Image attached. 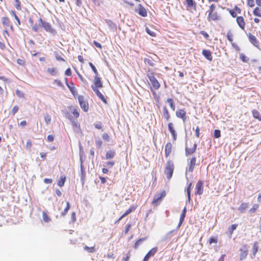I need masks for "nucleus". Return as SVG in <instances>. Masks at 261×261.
Masks as SVG:
<instances>
[{"instance_id": "24", "label": "nucleus", "mask_w": 261, "mask_h": 261, "mask_svg": "<svg viewBox=\"0 0 261 261\" xmlns=\"http://www.w3.org/2000/svg\"><path fill=\"white\" fill-rule=\"evenodd\" d=\"M66 179V178L65 175L61 176L59 180L58 181V185L60 187H63L64 186Z\"/></svg>"}, {"instance_id": "44", "label": "nucleus", "mask_w": 261, "mask_h": 261, "mask_svg": "<svg viewBox=\"0 0 261 261\" xmlns=\"http://www.w3.org/2000/svg\"><path fill=\"white\" fill-rule=\"evenodd\" d=\"M9 22H10V21L8 17H3L2 18V23L4 25H5L6 26H9Z\"/></svg>"}, {"instance_id": "55", "label": "nucleus", "mask_w": 261, "mask_h": 261, "mask_svg": "<svg viewBox=\"0 0 261 261\" xmlns=\"http://www.w3.org/2000/svg\"><path fill=\"white\" fill-rule=\"evenodd\" d=\"M218 242V239L217 237H211L209 240V243L212 244L213 243H217Z\"/></svg>"}, {"instance_id": "13", "label": "nucleus", "mask_w": 261, "mask_h": 261, "mask_svg": "<svg viewBox=\"0 0 261 261\" xmlns=\"http://www.w3.org/2000/svg\"><path fill=\"white\" fill-rule=\"evenodd\" d=\"M168 127L169 132H170L171 135L172 136L173 140L175 141L177 139V134L175 129H174L173 124L171 122L169 123L168 124Z\"/></svg>"}, {"instance_id": "32", "label": "nucleus", "mask_w": 261, "mask_h": 261, "mask_svg": "<svg viewBox=\"0 0 261 261\" xmlns=\"http://www.w3.org/2000/svg\"><path fill=\"white\" fill-rule=\"evenodd\" d=\"M248 206V203L243 202L241 203L238 208V210L240 212H244Z\"/></svg>"}, {"instance_id": "19", "label": "nucleus", "mask_w": 261, "mask_h": 261, "mask_svg": "<svg viewBox=\"0 0 261 261\" xmlns=\"http://www.w3.org/2000/svg\"><path fill=\"white\" fill-rule=\"evenodd\" d=\"M220 19L217 12H213L211 15L208 14L207 20L208 21L211 20H218Z\"/></svg>"}, {"instance_id": "28", "label": "nucleus", "mask_w": 261, "mask_h": 261, "mask_svg": "<svg viewBox=\"0 0 261 261\" xmlns=\"http://www.w3.org/2000/svg\"><path fill=\"white\" fill-rule=\"evenodd\" d=\"M252 112L254 118L258 119L259 121H261V114L258 111L256 110H253Z\"/></svg>"}, {"instance_id": "12", "label": "nucleus", "mask_w": 261, "mask_h": 261, "mask_svg": "<svg viewBox=\"0 0 261 261\" xmlns=\"http://www.w3.org/2000/svg\"><path fill=\"white\" fill-rule=\"evenodd\" d=\"M71 122V124L72 125L73 129L74 132L77 134H79V133L82 134V133L81 132V129L80 127V124L78 123L77 120H72V122Z\"/></svg>"}, {"instance_id": "23", "label": "nucleus", "mask_w": 261, "mask_h": 261, "mask_svg": "<svg viewBox=\"0 0 261 261\" xmlns=\"http://www.w3.org/2000/svg\"><path fill=\"white\" fill-rule=\"evenodd\" d=\"M71 84L72 86L70 85L69 84H67V87L70 90V91L72 93L73 95L75 96V95L77 94V91L74 86H73V83L72 82L71 83Z\"/></svg>"}, {"instance_id": "53", "label": "nucleus", "mask_w": 261, "mask_h": 261, "mask_svg": "<svg viewBox=\"0 0 261 261\" xmlns=\"http://www.w3.org/2000/svg\"><path fill=\"white\" fill-rule=\"evenodd\" d=\"M227 38L229 42H232L233 41L232 34L231 33L230 31H229L228 32L227 34Z\"/></svg>"}, {"instance_id": "35", "label": "nucleus", "mask_w": 261, "mask_h": 261, "mask_svg": "<svg viewBox=\"0 0 261 261\" xmlns=\"http://www.w3.org/2000/svg\"><path fill=\"white\" fill-rule=\"evenodd\" d=\"M188 7L192 8L196 6V3L194 0H186Z\"/></svg>"}, {"instance_id": "34", "label": "nucleus", "mask_w": 261, "mask_h": 261, "mask_svg": "<svg viewBox=\"0 0 261 261\" xmlns=\"http://www.w3.org/2000/svg\"><path fill=\"white\" fill-rule=\"evenodd\" d=\"M253 13L255 16L261 17V9L258 7H256L254 9Z\"/></svg>"}, {"instance_id": "10", "label": "nucleus", "mask_w": 261, "mask_h": 261, "mask_svg": "<svg viewBox=\"0 0 261 261\" xmlns=\"http://www.w3.org/2000/svg\"><path fill=\"white\" fill-rule=\"evenodd\" d=\"M80 160H81V165H80V168H81V174H80L81 180L82 185H84V182H85V178H86V171H85V167H84V165L83 164V161H82V160L81 158Z\"/></svg>"}, {"instance_id": "1", "label": "nucleus", "mask_w": 261, "mask_h": 261, "mask_svg": "<svg viewBox=\"0 0 261 261\" xmlns=\"http://www.w3.org/2000/svg\"><path fill=\"white\" fill-rule=\"evenodd\" d=\"M174 170V165L172 161L168 160L166 163L164 174L166 175L167 179H170L173 175Z\"/></svg>"}, {"instance_id": "14", "label": "nucleus", "mask_w": 261, "mask_h": 261, "mask_svg": "<svg viewBox=\"0 0 261 261\" xmlns=\"http://www.w3.org/2000/svg\"><path fill=\"white\" fill-rule=\"evenodd\" d=\"M176 115L178 118L182 119L184 122H185V121L186 120V113L184 110L180 109L178 111H176Z\"/></svg>"}, {"instance_id": "8", "label": "nucleus", "mask_w": 261, "mask_h": 261, "mask_svg": "<svg viewBox=\"0 0 261 261\" xmlns=\"http://www.w3.org/2000/svg\"><path fill=\"white\" fill-rule=\"evenodd\" d=\"M158 248L157 247H154L151 248L148 253L144 256L143 261H148L149 258L154 256V255L158 252Z\"/></svg>"}, {"instance_id": "25", "label": "nucleus", "mask_w": 261, "mask_h": 261, "mask_svg": "<svg viewBox=\"0 0 261 261\" xmlns=\"http://www.w3.org/2000/svg\"><path fill=\"white\" fill-rule=\"evenodd\" d=\"M146 238H140L139 239H138L135 243L134 245V248L135 249H137L139 246L142 243V242L143 241H144L145 240H146Z\"/></svg>"}, {"instance_id": "21", "label": "nucleus", "mask_w": 261, "mask_h": 261, "mask_svg": "<svg viewBox=\"0 0 261 261\" xmlns=\"http://www.w3.org/2000/svg\"><path fill=\"white\" fill-rule=\"evenodd\" d=\"M196 159L195 157H193L191 158V159L190 160V166H189V172H192L193 171L194 167L196 165Z\"/></svg>"}, {"instance_id": "7", "label": "nucleus", "mask_w": 261, "mask_h": 261, "mask_svg": "<svg viewBox=\"0 0 261 261\" xmlns=\"http://www.w3.org/2000/svg\"><path fill=\"white\" fill-rule=\"evenodd\" d=\"M204 181L199 180L197 182L195 188V194L200 195L203 192Z\"/></svg>"}, {"instance_id": "20", "label": "nucleus", "mask_w": 261, "mask_h": 261, "mask_svg": "<svg viewBox=\"0 0 261 261\" xmlns=\"http://www.w3.org/2000/svg\"><path fill=\"white\" fill-rule=\"evenodd\" d=\"M172 150V144L170 142H168L165 146V155L166 158L170 155Z\"/></svg>"}, {"instance_id": "50", "label": "nucleus", "mask_w": 261, "mask_h": 261, "mask_svg": "<svg viewBox=\"0 0 261 261\" xmlns=\"http://www.w3.org/2000/svg\"><path fill=\"white\" fill-rule=\"evenodd\" d=\"M214 137L216 138H219L221 137V132L219 129H215L214 130Z\"/></svg>"}, {"instance_id": "6", "label": "nucleus", "mask_w": 261, "mask_h": 261, "mask_svg": "<svg viewBox=\"0 0 261 261\" xmlns=\"http://www.w3.org/2000/svg\"><path fill=\"white\" fill-rule=\"evenodd\" d=\"M78 100L81 108L84 112H87L89 110V105L88 102L84 100V97L82 95H80L78 97Z\"/></svg>"}, {"instance_id": "52", "label": "nucleus", "mask_w": 261, "mask_h": 261, "mask_svg": "<svg viewBox=\"0 0 261 261\" xmlns=\"http://www.w3.org/2000/svg\"><path fill=\"white\" fill-rule=\"evenodd\" d=\"M20 2L19 0H15V7L18 10H21Z\"/></svg>"}, {"instance_id": "42", "label": "nucleus", "mask_w": 261, "mask_h": 261, "mask_svg": "<svg viewBox=\"0 0 261 261\" xmlns=\"http://www.w3.org/2000/svg\"><path fill=\"white\" fill-rule=\"evenodd\" d=\"M89 65L91 67L94 73H95V76H98V73L95 66L91 62H89Z\"/></svg>"}, {"instance_id": "9", "label": "nucleus", "mask_w": 261, "mask_h": 261, "mask_svg": "<svg viewBox=\"0 0 261 261\" xmlns=\"http://www.w3.org/2000/svg\"><path fill=\"white\" fill-rule=\"evenodd\" d=\"M240 259L242 260L245 259L248 254V248L247 245H244L240 249Z\"/></svg>"}, {"instance_id": "56", "label": "nucleus", "mask_w": 261, "mask_h": 261, "mask_svg": "<svg viewBox=\"0 0 261 261\" xmlns=\"http://www.w3.org/2000/svg\"><path fill=\"white\" fill-rule=\"evenodd\" d=\"M137 205H132L130 206V207L125 211V212H132L133 211H135L137 208Z\"/></svg>"}, {"instance_id": "37", "label": "nucleus", "mask_w": 261, "mask_h": 261, "mask_svg": "<svg viewBox=\"0 0 261 261\" xmlns=\"http://www.w3.org/2000/svg\"><path fill=\"white\" fill-rule=\"evenodd\" d=\"M84 249L89 253L94 252L96 250V249L95 248L94 246L89 247L86 246L84 247Z\"/></svg>"}, {"instance_id": "49", "label": "nucleus", "mask_w": 261, "mask_h": 261, "mask_svg": "<svg viewBox=\"0 0 261 261\" xmlns=\"http://www.w3.org/2000/svg\"><path fill=\"white\" fill-rule=\"evenodd\" d=\"M19 109V107L17 106H15L13 107L11 113L13 116H14L15 114L18 112Z\"/></svg>"}, {"instance_id": "30", "label": "nucleus", "mask_w": 261, "mask_h": 261, "mask_svg": "<svg viewBox=\"0 0 261 261\" xmlns=\"http://www.w3.org/2000/svg\"><path fill=\"white\" fill-rule=\"evenodd\" d=\"M195 150L193 149V148H189L186 146L185 148V155L186 156H188L189 155L192 154L195 152Z\"/></svg>"}, {"instance_id": "62", "label": "nucleus", "mask_w": 261, "mask_h": 261, "mask_svg": "<svg viewBox=\"0 0 261 261\" xmlns=\"http://www.w3.org/2000/svg\"><path fill=\"white\" fill-rule=\"evenodd\" d=\"M229 12L230 13V14L231 15V16L232 17H237V13L236 12L234 11V10L233 9H230L229 10Z\"/></svg>"}, {"instance_id": "54", "label": "nucleus", "mask_w": 261, "mask_h": 261, "mask_svg": "<svg viewBox=\"0 0 261 261\" xmlns=\"http://www.w3.org/2000/svg\"><path fill=\"white\" fill-rule=\"evenodd\" d=\"M131 224H127L125 226V230H124V234H126L128 233V231H129L130 227H131Z\"/></svg>"}, {"instance_id": "39", "label": "nucleus", "mask_w": 261, "mask_h": 261, "mask_svg": "<svg viewBox=\"0 0 261 261\" xmlns=\"http://www.w3.org/2000/svg\"><path fill=\"white\" fill-rule=\"evenodd\" d=\"M97 97L100 99L101 100V101L106 103V104H107L108 103V102H107V100L106 99V98L104 97V96L102 95V94L100 92L99 94H98L97 95Z\"/></svg>"}, {"instance_id": "38", "label": "nucleus", "mask_w": 261, "mask_h": 261, "mask_svg": "<svg viewBox=\"0 0 261 261\" xmlns=\"http://www.w3.org/2000/svg\"><path fill=\"white\" fill-rule=\"evenodd\" d=\"M44 120L47 124H49L51 122V117L50 116L46 113L44 115Z\"/></svg>"}, {"instance_id": "51", "label": "nucleus", "mask_w": 261, "mask_h": 261, "mask_svg": "<svg viewBox=\"0 0 261 261\" xmlns=\"http://www.w3.org/2000/svg\"><path fill=\"white\" fill-rule=\"evenodd\" d=\"M16 95L20 98H24V94L21 91L17 90L16 91Z\"/></svg>"}, {"instance_id": "40", "label": "nucleus", "mask_w": 261, "mask_h": 261, "mask_svg": "<svg viewBox=\"0 0 261 261\" xmlns=\"http://www.w3.org/2000/svg\"><path fill=\"white\" fill-rule=\"evenodd\" d=\"M10 13L15 18V19H16V20L17 21V23H18V25H20V19L18 17V16L16 15V13L13 10H11L10 11Z\"/></svg>"}, {"instance_id": "64", "label": "nucleus", "mask_w": 261, "mask_h": 261, "mask_svg": "<svg viewBox=\"0 0 261 261\" xmlns=\"http://www.w3.org/2000/svg\"><path fill=\"white\" fill-rule=\"evenodd\" d=\"M65 74L67 76H71L72 74V71L70 68H68L65 72Z\"/></svg>"}, {"instance_id": "15", "label": "nucleus", "mask_w": 261, "mask_h": 261, "mask_svg": "<svg viewBox=\"0 0 261 261\" xmlns=\"http://www.w3.org/2000/svg\"><path fill=\"white\" fill-rule=\"evenodd\" d=\"M138 7V10L137 12L140 16L146 17L147 16V11L145 8L141 4H139Z\"/></svg>"}, {"instance_id": "17", "label": "nucleus", "mask_w": 261, "mask_h": 261, "mask_svg": "<svg viewBox=\"0 0 261 261\" xmlns=\"http://www.w3.org/2000/svg\"><path fill=\"white\" fill-rule=\"evenodd\" d=\"M203 56L208 61H212L213 60V57L212 55V53L207 49H203L202 53Z\"/></svg>"}, {"instance_id": "60", "label": "nucleus", "mask_w": 261, "mask_h": 261, "mask_svg": "<svg viewBox=\"0 0 261 261\" xmlns=\"http://www.w3.org/2000/svg\"><path fill=\"white\" fill-rule=\"evenodd\" d=\"M199 33L200 34L202 35L206 39H208L209 35L206 32L204 31H201Z\"/></svg>"}, {"instance_id": "33", "label": "nucleus", "mask_w": 261, "mask_h": 261, "mask_svg": "<svg viewBox=\"0 0 261 261\" xmlns=\"http://www.w3.org/2000/svg\"><path fill=\"white\" fill-rule=\"evenodd\" d=\"M258 243L255 242L254 243L252 248V254L253 256L254 257L258 251Z\"/></svg>"}, {"instance_id": "59", "label": "nucleus", "mask_w": 261, "mask_h": 261, "mask_svg": "<svg viewBox=\"0 0 261 261\" xmlns=\"http://www.w3.org/2000/svg\"><path fill=\"white\" fill-rule=\"evenodd\" d=\"M95 144L97 148H100L102 144V142L100 140H97L95 141Z\"/></svg>"}, {"instance_id": "26", "label": "nucleus", "mask_w": 261, "mask_h": 261, "mask_svg": "<svg viewBox=\"0 0 261 261\" xmlns=\"http://www.w3.org/2000/svg\"><path fill=\"white\" fill-rule=\"evenodd\" d=\"M47 71L51 75H57L58 74V71L56 68H48Z\"/></svg>"}, {"instance_id": "45", "label": "nucleus", "mask_w": 261, "mask_h": 261, "mask_svg": "<svg viewBox=\"0 0 261 261\" xmlns=\"http://www.w3.org/2000/svg\"><path fill=\"white\" fill-rule=\"evenodd\" d=\"M237 226L238 225L235 224L231 225V227L228 229V231L230 234L233 233V231L237 228Z\"/></svg>"}, {"instance_id": "16", "label": "nucleus", "mask_w": 261, "mask_h": 261, "mask_svg": "<svg viewBox=\"0 0 261 261\" xmlns=\"http://www.w3.org/2000/svg\"><path fill=\"white\" fill-rule=\"evenodd\" d=\"M237 22L238 24V25L240 27V28L242 30L245 29V22L244 21V19L243 17L242 16H238L237 17Z\"/></svg>"}, {"instance_id": "18", "label": "nucleus", "mask_w": 261, "mask_h": 261, "mask_svg": "<svg viewBox=\"0 0 261 261\" xmlns=\"http://www.w3.org/2000/svg\"><path fill=\"white\" fill-rule=\"evenodd\" d=\"M144 61L145 63L148 64L150 66H154L156 60L152 57H148V58H144Z\"/></svg>"}, {"instance_id": "43", "label": "nucleus", "mask_w": 261, "mask_h": 261, "mask_svg": "<svg viewBox=\"0 0 261 261\" xmlns=\"http://www.w3.org/2000/svg\"><path fill=\"white\" fill-rule=\"evenodd\" d=\"M185 217H186V213H181L180 217V220H179V223L178 225V227H179L180 226V225H181V224L182 223V222H184V221L185 220Z\"/></svg>"}, {"instance_id": "57", "label": "nucleus", "mask_w": 261, "mask_h": 261, "mask_svg": "<svg viewBox=\"0 0 261 261\" xmlns=\"http://www.w3.org/2000/svg\"><path fill=\"white\" fill-rule=\"evenodd\" d=\"M32 141L30 139H28L27 141L26 148L28 149H30L32 147Z\"/></svg>"}, {"instance_id": "11", "label": "nucleus", "mask_w": 261, "mask_h": 261, "mask_svg": "<svg viewBox=\"0 0 261 261\" xmlns=\"http://www.w3.org/2000/svg\"><path fill=\"white\" fill-rule=\"evenodd\" d=\"M248 39L251 44H252L255 47L259 48V41L257 40L255 36L253 35L251 33H249Z\"/></svg>"}, {"instance_id": "27", "label": "nucleus", "mask_w": 261, "mask_h": 261, "mask_svg": "<svg viewBox=\"0 0 261 261\" xmlns=\"http://www.w3.org/2000/svg\"><path fill=\"white\" fill-rule=\"evenodd\" d=\"M163 114L166 121H169L170 118V115L166 106L163 107Z\"/></svg>"}, {"instance_id": "61", "label": "nucleus", "mask_w": 261, "mask_h": 261, "mask_svg": "<svg viewBox=\"0 0 261 261\" xmlns=\"http://www.w3.org/2000/svg\"><path fill=\"white\" fill-rule=\"evenodd\" d=\"M43 219L45 222H48L50 220V218L48 217L47 213H43Z\"/></svg>"}, {"instance_id": "31", "label": "nucleus", "mask_w": 261, "mask_h": 261, "mask_svg": "<svg viewBox=\"0 0 261 261\" xmlns=\"http://www.w3.org/2000/svg\"><path fill=\"white\" fill-rule=\"evenodd\" d=\"M106 22L111 30H115L116 29V25L112 21L110 20H107Z\"/></svg>"}, {"instance_id": "22", "label": "nucleus", "mask_w": 261, "mask_h": 261, "mask_svg": "<svg viewBox=\"0 0 261 261\" xmlns=\"http://www.w3.org/2000/svg\"><path fill=\"white\" fill-rule=\"evenodd\" d=\"M116 155V152L113 150H109L106 154L107 160L113 159Z\"/></svg>"}, {"instance_id": "3", "label": "nucleus", "mask_w": 261, "mask_h": 261, "mask_svg": "<svg viewBox=\"0 0 261 261\" xmlns=\"http://www.w3.org/2000/svg\"><path fill=\"white\" fill-rule=\"evenodd\" d=\"M39 26L43 28L46 32L50 33H54L55 32L52 28L51 25L49 22H46L41 18L39 19Z\"/></svg>"}, {"instance_id": "2", "label": "nucleus", "mask_w": 261, "mask_h": 261, "mask_svg": "<svg viewBox=\"0 0 261 261\" xmlns=\"http://www.w3.org/2000/svg\"><path fill=\"white\" fill-rule=\"evenodd\" d=\"M94 86H91V88L97 95L100 92L98 89L102 88L103 87V84L100 80V78L96 76H95L94 77Z\"/></svg>"}, {"instance_id": "36", "label": "nucleus", "mask_w": 261, "mask_h": 261, "mask_svg": "<svg viewBox=\"0 0 261 261\" xmlns=\"http://www.w3.org/2000/svg\"><path fill=\"white\" fill-rule=\"evenodd\" d=\"M192 182H190L187 189H186V191H187V196H188V199L189 200L190 199V197H191V188H192Z\"/></svg>"}, {"instance_id": "5", "label": "nucleus", "mask_w": 261, "mask_h": 261, "mask_svg": "<svg viewBox=\"0 0 261 261\" xmlns=\"http://www.w3.org/2000/svg\"><path fill=\"white\" fill-rule=\"evenodd\" d=\"M166 196L165 191H162L160 193H156L153 197V201L152 203L154 205H157L160 202L162 198Z\"/></svg>"}, {"instance_id": "41", "label": "nucleus", "mask_w": 261, "mask_h": 261, "mask_svg": "<svg viewBox=\"0 0 261 261\" xmlns=\"http://www.w3.org/2000/svg\"><path fill=\"white\" fill-rule=\"evenodd\" d=\"M240 58L241 59V60L243 62H245V63H247L248 60H249V58L246 57L244 54L242 53L240 55Z\"/></svg>"}, {"instance_id": "46", "label": "nucleus", "mask_w": 261, "mask_h": 261, "mask_svg": "<svg viewBox=\"0 0 261 261\" xmlns=\"http://www.w3.org/2000/svg\"><path fill=\"white\" fill-rule=\"evenodd\" d=\"M145 31L146 33L150 35L152 37H155V33L151 31L148 27H146L145 29Z\"/></svg>"}, {"instance_id": "58", "label": "nucleus", "mask_w": 261, "mask_h": 261, "mask_svg": "<svg viewBox=\"0 0 261 261\" xmlns=\"http://www.w3.org/2000/svg\"><path fill=\"white\" fill-rule=\"evenodd\" d=\"M94 126L96 128L98 129H101L102 128V125L100 122H98L94 124Z\"/></svg>"}, {"instance_id": "63", "label": "nucleus", "mask_w": 261, "mask_h": 261, "mask_svg": "<svg viewBox=\"0 0 261 261\" xmlns=\"http://www.w3.org/2000/svg\"><path fill=\"white\" fill-rule=\"evenodd\" d=\"M130 257V253L129 252H128L126 254V256L125 257H123L122 258V261H129V259Z\"/></svg>"}, {"instance_id": "4", "label": "nucleus", "mask_w": 261, "mask_h": 261, "mask_svg": "<svg viewBox=\"0 0 261 261\" xmlns=\"http://www.w3.org/2000/svg\"><path fill=\"white\" fill-rule=\"evenodd\" d=\"M147 77L151 83L152 87L156 90L158 89L160 87V84L156 79L154 77L153 73H148L147 74Z\"/></svg>"}, {"instance_id": "47", "label": "nucleus", "mask_w": 261, "mask_h": 261, "mask_svg": "<svg viewBox=\"0 0 261 261\" xmlns=\"http://www.w3.org/2000/svg\"><path fill=\"white\" fill-rule=\"evenodd\" d=\"M216 6L215 4H213L210 6L209 10L208 11V14L210 15L212 14L213 12H214V10H215Z\"/></svg>"}, {"instance_id": "29", "label": "nucleus", "mask_w": 261, "mask_h": 261, "mask_svg": "<svg viewBox=\"0 0 261 261\" xmlns=\"http://www.w3.org/2000/svg\"><path fill=\"white\" fill-rule=\"evenodd\" d=\"M166 102L169 104L171 109L173 111H175V103H174L173 99L172 98H168L167 99V100H166Z\"/></svg>"}, {"instance_id": "48", "label": "nucleus", "mask_w": 261, "mask_h": 261, "mask_svg": "<svg viewBox=\"0 0 261 261\" xmlns=\"http://www.w3.org/2000/svg\"><path fill=\"white\" fill-rule=\"evenodd\" d=\"M102 139L106 141L109 142L110 137L107 133H104L102 136Z\"/></svg>"}]
</instances>
